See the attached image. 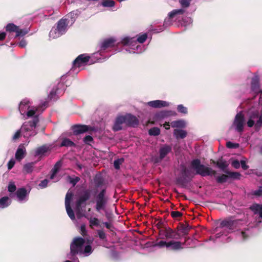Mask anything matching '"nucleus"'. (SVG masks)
Returning <instances> with one entry per match:
<instances>
[{"label":"nucleus","instance_id":"1","mask_svg":"<svg viewBox=\"0 0 262 262\" xmlns=\"http://www.w3.org/2000/svg\"><path fill=\"white\" fill-rule=\"evenodd\" d=\"M106 189H102L95 197V209L100 212L101 210L105 211V215L107 219L111 221L112 220V213L106 211V207L108 202L109 198L106 195Z\"/></svg>","mask_w":262,"mask_h":262},{"label":"nucleus","instance_id":"2","mask_svg":"<svg viewBox=\"0 0 262 262\" xmlns=\"http://www.w3.org/2000/svg\"><path fill=\"white\" fill-rule=\"evenodd\" d=\"M191 166L195 171V174L200 175L202 177L209 176H215L216 174V171L215 170L201 164V160L199 159L193 160L191 162Z\"/></svg>","mask_w":262,"mask_h":262},{"label":"nucleus","instance_id":"3","mask_svg":"<svg viewBox=\"0 0 262 262\" xmlns=\"http://www.w3.org/2000/svg\"><path fill=\"white\" fill-rule=\"evenodd\" d=\"M181 177H179L176 179V184L180 185L182 187H186L187 183L191 181L195 175L189 170L184 164L180 165Z\"/></svg>","mask_w":262,"mask_h":262},{"label":"nucleus","instance_id":"4","mask_svg":"<svg viewBox=\"0 0 262 262\" xmlns=\"http://www.w3.org/2000/svg\"><path fill=\"white\" fill-rule=\"evenodd\" d=\"M159 235L161 239H180L179 234L177 231L176 229L174 230L170 227H165L159 230Z\"/></svg>","mask_w":262,"mask_h":262},{"label":"nucleus","instance_id":"5","mask_svg":"<svg viewBox=\"0 0 262 262\" xmlns=\"http://www.w3.org/2000/svg\"><path fill=\"white\" fill-rule=\"evenodd\" d=\"M71 252L69 258L74 259L73 257L77 254L88 255L92 253V247H70Z\"/></svg>","mask_w":262,"mask_h":262},{"label":"nucleus","instance_id":"6","mask_svg":"<svg viewBox=\"0 0 262 262\" xmlns=\"http://www.w3.org/2000/svg\"><path fill=\"white\" fill-rule=\"evenodd\" d=\"M225 174H222L216 178V182L220 184H223L228 181L229 179L238 180L240 179L241 174L238 172L225 171Z\"/></svg>","mask_w":262,"mask_h":262},{"label":"nucleus","instance_id":"7","mask_svg":"<svg viewBox=\"0 0 262 262\" xmlns=\"http://www.w3.org/2000/svg\"><path fill=\"white\" fill-rule=\"evenodd\" d=\"M6 31L9 32H15V37L24 36L29 32L28 29H21L19 27L13 23L8 24L5 27Z\"/></svg>","mask_w":262,"mask_h":262},{"label":"nucleus","instance_id":"8","mask_svg":"<svg viewBox=\"0 0 262 262\" xmlns=\"http://www.w3.org/2000/svg\"><path fill=\"white\" fill-rule=\"evenodd\" d=\"M196 240L193 241V239L186 237H185V240L184 242H176L174 241H171L169 242H166L165 241H161L158 244H155L152 246H181L182 244H185L186 245H190L191 244H195V242Z\"/></svg>","mask_w":262,"mask_h":262},{"label":"nucleus","instance_id":"9","mask_svg":"<svg viewBox=\"0 0 262 262\" xmlns=\"http://www.w3.org/2000/svg\"><path fill=\"white\" fill-rule=\"evenodd\" d=\"M244 115L242 112H239L236 115L233 123V125L235 126V129L238 132L242 133L244 129Z\"/></svg>","mask_w":262,"mask_h":262},{"label":"nucleus","instance_id":"10","mask_svg":"<svg viewBox=\"0 0 262 262\" xmlns=\"http://www.w3.org/2000/svg\"><path fill=\"white\" fill-rule=\"evenodd\" d=\"M191 228V226L186 222L185 224L180 223L176 229L181 238V236L187 235Z\"/></svg>","mask_w":262,"mask_h":262},{"label":"nucleus","instance_id":"11","mask_svg":"<svg viewBox=\"0 0 262 262\" xmlns=\"http://www.w3.org/2000/svg\"><path fill=\"white\" fill-rule=\"evenodd\" d=\"M72 128L73 134L75 135L83 134L89 130H94L92 127L86 125L76 124L72 126Z\"/></svg>","mask_w":262,"mask_h":262},{"label":"nucleus","instance_id":"12","mask_svg":"<svg viewBox=\"0 0 262 262\" xmlns=\"http://www.w3.org/2000/svg\"><path fill=\"white\" fill-rule=\"evenodd\" d=\"M123 116L125 119V124L126 126L135 127L138 125L139 120L136 116L130 114H127Z\"/></svg>","mask_w":262,"mask_h":262},{"label":"nucleus","instance_id":"13","mask_svg":"<svg viewBox=\"0 0 262 262\" xmlns=\"http://www.w3.org/2000/svg\"><path fill=\"white\" fill-rule=\"evenodd\" d=\"M90 59L89 56H85V54L79 55L73 62V66L76 68H79L82 65L85 64L89 62Z\"/></svg>","mask_w":262,"mask_h":262},{"label":"nucleus","instance_id":"14","mask_svg":"<svg viewBox=\"0 0 262 262\" xmlns=\"http://www.w3.org/2000/svg\"><path fill=\"white\" fill-rule=\"evenodd\" d=\"M91 197V192L89 190H85L76 202V206L77 208L81 207L82 204L89 200Z\"/></svg>","mask_w":262,"mask_h":262},{"label":"nucleus","instance_id":"15","mask_svg":"<svg viewBox=\"0 0 262 262\" xmlns=\"http://www.w3.org/2000/svg\"><path fill=\"white\" fill-rule=\"evenodd\" d=\"M125 124V119L124 116H118L115 119L114 125L113 126V130L114 132L119 131L122 129V125Z\"/></svg>","mask_w":262,"mask_h":262},{"label":"nucleus","instance_id":"16","mask_svg":"<svg viewBox=\"0 0 262 262\" xmlns=\"http://www.w3.org/2000/svg\"><path fill=\"white\" fill-rule=\"evenodd\" d=\"M69 21L67 18H62L60 19L57 24V30L60 34L65 32Z\"/></svg>","mask_w":262,"mask_h":262},{"label":"nucleus","instance_id":"17","mask_svg":"<svg viewBox=\"0 0 262 262\" xmlns=\"http://www.w3.org/2000/svg\"><path fill=\"white\" fill-rule=\"evenodd\" d=\"M147 104L149 106L154 108L165 107L167 106L169 104L166 101L159 100L149 101Z\"/></svg>","mask_w":262,"mask_h":262},{"label":"nucleus","instance_id":"18","mask_svg":"<svg viewBox=\"0 0 262 262\" xmlns=\"http://www.w3.org/2000/svg\"><path fill=\"white\" fill-rule=\"evenodd\" d=\"M26 155V148L23 145H20L15 155V159L20 161Z\"/></svg>","mask_w":262,"mask_h":262},{"label":"nucleus","instance_id":"19","mask_svg":"<svg viewBox=\"0 0 262 262\" xmlns=\"http://www.w3.org/2000/svg\"><path fill=\"white\" fill-rule=\"evenodd\" d=\"M115 41L116 40L112 38L105 39L101 43V50H105L108 48L113 47Z\"/></svg>","mask_w":262,"mask_h":262},{"label":"nucleus","instance_id":"20","mask_svg":"<svg viewBox=\"0 0 262 262\" xmlns=\"http://www.w3.org/2000/svg\"><path fill=\"white\" fill-rule=\"evenodd\" d=\"M28 194V192L25 187L19 188L16 191V195L19 201H24Z\"/></svg>","mask_w":262,"mask_h":262},{"label":"nucleus","instance_id":"21","mask_svg":"<svg viewBox=\"0 0 262 262\" xmlns=\"http://www.w3.org/2000/svg\"><path fill=\"white\" fill-rule=\"evenodd\" d=\"M171 147L169 145H165L160 148L159 150V158L161 160L163 159L171 151Z\"/></svg>","mask_w":262,"mask_h":262},{"label":"nucleus","instance_id":"22","mask_svg":"<svg viewBox=\"0 0 262 262\" xmlns=\"http://www.w3.org/2000/svg\"><path fill=\"white\" fill-rule=\"evenodd\" d=\"M210 162L211 164H215L219 168L222 170H224L226 169L228 166V164L227 162L225 160H223V158H221L217 161H214V160L211 159Z\"/></svg>","mask_w":262,"mask_h":262},{"label":"nucleus","instance_id":"23","mask_svg":"<svg viewBox=\"0 0 262 262\" xmlns=\"http://www.w3.org/2000/svg\"><path fill=\"white\" fill-rule=\"evenodd\" d=\"M173 135L177 139H184L187 135V132L183 129H174Z\"/></svg>","mask_w":262,"mask_h":262},{"label":"nucleus","instance_id":"24","mask_svg":"<svg viewBox=\"0 0 262 262\" xmlns=\"http://www.w3.org/2000/svg\"><path fill=\"white\" fill-rule=\"evenodd\" d=\"M255 214H258L259 217L262 219V205L254 204L250 207Z\"/></svg>","mask_w":262,"mask_h":262},{"label":"nucleus","instance_id":"25","mask_svg":"<svg viewBox=\"0 0 262 262\" xmlns=\"http://www.w3.org/2000/svg\"><path fill=\"white\" fill-rule=\"evenodd\" d=\"M259 79L258 77L256 76L252 79L251 89L253 91H255L256 93H262V92L259 90Z\"/></svg>","mask_w":262,"mask_h":262},{"label":"nucleus","instance_id":"26","mask_svg":"<svg viewBox=\"0 0 262 262\" xmlns=\"http://www.w3.org/2000/svg\"><path fill=\"white\" fill-rule=\"evenodd\" d=\"M51 148L47 145H43L38 147L35 151L36 156L42 155L48 151L50 150Z\"/></svg>","mask_w":262,"mask_h":262},{"label":"nucleus","instance_id":"27","mask_svg":"<svg viewBox=\"0 0 262 262\" xmlns=\"http://www.w3.org/2000/svg\"><path fill=\"white\" fill-rule=\"evenodd\" d=\"M61 161H58L54 166L53 168L51 170V174L50 176V179H53L57 172L59 171L60 168L61 166Z\"/></svg>","mask_w":262,"mask_h":262},{"label":"nucleus","instance_id":"28","mask_svg":"<svg viewBox=\"0 0 262 262\" xmlns=\"http://www.w3.org/2000/svg\"><path fill=\"white\" fill-rule=\"evenodd\" d=\"M171 126L173 128H184L186 127V122L183 120H179L172 121L170 123Z\"/></svg>","mask_w":262,"mask_h":262},{"label":"nucleus","instance_id":"29","mask_svg":"<svg viewBox=\"0 0 262 262\" xmlns=\"http://www.w3.org/2000/svg\"><path fill=\"white\" fill-rule=\"evenodd\" d=\"M234 224V221L231 220H224L221 223L222 228L227 227L229 229H232Z\"/></svg>","mask_w":262,"mask_h":262},{"label":"nucleus","instance_id":"30","mask_svg":"<svg viewBox=\"0 0 262 262\" xmlns=\"http://www.w3.org/2000/svg\"><path fill=\"white\" fill-rule=\"evenodd\" d=\"M75 146V143L67 138H63L62 139V142L60 145V147H72Z\"/></svg>","mask_w":262,"mask_h":262},{"label":"nucleus","instance_id":"31","mask_svg":"<svg viewBox=\"0 0 262 262\" xmlns=\"http://www.w3.org/2000/svg\"><path fill=\"white\" fill-rule=\"evenodd\" d=\"M185 12V10L183 9H174L168 13L169 19H172L177 15H182Z\"/></svg>","mask_w":262,"mask_h":262},{"label":"nucleus","instance_id":"32","mask_svg":"<svg viewBox=\"0 0 262 262\" xmlns=\"http://www.w3.org/2000/svg\"><path fill=\"white\" fill-rule=\"evenodd\" d=\"M11 201L8 196H4L0 199V207L4 208L10 204Z\"/></svg>","mask_w":262,"mask_h":262},{"label":"nucleus","instance_id":"33","mask_svg":"<svg viewBox=\"0 0 262 262\" xmlns=\"http://www.w3.org/2000/svg\"><path fill=\"white\" fill-rule=\"evenodd\" d=\"M35 162L28 163L24 165L23 167V171L26 173H31L33 171V166Z\"/></svg>","mask_w":262,"mask_h":262},{"label":"nucleus","instance_id":"34","mask_svg":"<svg viewBox=\"0 0 262 262\" xmlns=\"http://www.w3.org/2000/svg\"><path fill=\"white\" fill-rule=\"evenodd\" d=\"M85 240L81 237H77L74 239L71 246H83Z\"/></svg>","mask_w":262,"mask_h":262},{"label":"nucleus","instance_id":"35","mask_svg":"<svg viewBox=\"0 0 262 262\" xmlns=\"http://www.w3.org/2000/svg\"><path fill=\"white\" fill-rule=\"evenodd\" d=\"M29 103V101L27 99H24L20 102L19 109L21 113L22 112H25V110L29 107L28 105Z\"/></svg>","mask_w":262,"mask_h":262},{"label":"nucleus","instance_id":"36","mask_svg":"<svg viewBox=\"0 0 262 262\" xmlns=\"http://www.w3.org/2000/svg\"><path fill=\"white\" fill-rule=\"evenodd\" d=\"M89 221L90 223V227L91 228H93V226H98L99 225V220L97 217H90L88 218Z\"/></svg>","mask_w":262,"mask_h":262},{"label":"nucleus","instance_id":"37","mask_svg":"<svg viewBox=\"0 0 262 262\" xmlns=\"http://www.w3.org/2000/svg\"><path fill=\"white\" fill-rule=\"evenodd\" d=\"M258 119L255 124V128L256 130H259L262 126V110L260 111V114L258 117Z\"/></svg>","mask_w":262,"mask_h":262},{"label":"nucleus","instance_id":"38","mask_svg":"<svg viewBox=\"0 0 262 262\" xmlns=\"http://www.w3.org/2000/svg\"><path fill=\"white\" fill-rule=\"evenodd\" d=\"M174 114H176V113L172 111H161L158 114V116L159 118H164L165 117L172 116Z\"/></svg>","mask_w":262,"mask_h":262},{"label":"nucleus","instance_id":"39","mask_svg":"<svg viewBox=\"0 0 262 262\" xmlns=\"http://www.w3.org/2000/svg\"><path fill=\"white\" fill-rule=\"evenodd\" d=\"M66 208L67 210V212L69 215V216L72 220H74L75 219L74 213L70 206V204L65 205Z\"/></svg>","mask_w":262,"mask_h":262},{"label":"nucleus","instance_id":"40","mask_svg":"<svg viewBox=\"0 0 262 262\" xmlns=\"http://www.w3.org/2000/svg\"><path fill=\"white\" fill-rule=\"evenodd\" d=\"M148 134L150 136H158L160 134V129L157 127H152L150 129H149Z\"/></svg>","mask_w":262,"mask_h":262},{"label":"nucleus","instance_id":"41","mask_svg":"<svg viewBox=\"0 0 262 262\" xmlns=\"http://www.w3.org/2000/svg\"><path fill=\"white\" fill-rule=\"evenodd\" d=\"M39 122V119L37 116H35L33 120L31 121H29L28 122H26L30 127H35L36 126L37 124Z\"/></svg>","mask_w":262,"mask_h":262},{"label":"nucleus","instance_id":"42","mask_svg":"<svg viewBox=\"0 0 262 262\" xmlns=\"http://www.w3.org/2000/svg\"><path fill=\"white\" fill-rule=\"evenodd\" d=\"M103 183L104 181L101 177H96L94 179V183L97 188L101 187L103 184Z\"/></svg>","mask_w":262,"mask_h":262},{"label":"nucleus","instance_id":"43","mask_svg":"<svg viewBox=\"0 0 262 262\" xmlns=\"http://www.w3.org/2000/svg\"><path fill=\"white\" fill-rule=\"evenodd\" d=\"M115 4V2L113 0H104L102 2V5L105 7H112Z\"/></svg>","mask_w":262,"mask_h":262},{"label":"nucleus","instance_id":"44","mask_svg":"<svg viewBox=\"0 0 262 262\" xmlns=\"http://www.w3.org/2000/svg\"><path fill=\"white\" fill-rule=\"evenodd\" d=\"M124 162L123 158L118 159L114 162V166L116 169H119L120 166Z\"/></svg>","mask_w":262,"mask_h":262},{"label":"nucleus","instance_id":"45","mask_svg":"<svg viewBox=\"0 0 262 262\" xmlns=\"http://www.w3.org/2000/svg\"><path fill=\"white\" fill-rule=\"evenodd\" d=\"M177 110L179 113L186 114L188 113L187 108V107H185L182 104H179L177 106Z\"/></svg>","mask_w":262,"mask_h":262},{"label":"nucleus","instance_id":"46","mask_svg":"<svg viewBox=\"0 0 262 262\" xmlns=\"http://www.w3.org/2000/svg\"><path fill=\"white\" fill-rule=\"evenodd\" d=\"M170 215L174 219H177L178 217H181L183 213L178 211H172L170 212Z\"/></svg>","mask_w":262,"mask_h":262},{"label":"nucleus","instance_id":"47","mask_svg":"<svg viewBox=\"0 0 262 262\" xmlns=\"http://www.w3.org/2000/svg\"><path fill=\"white\" fill-rule=\"evenodd\" d=\"M97 234L100 239L105 240L106 239V235L103 230H97Z\"/></svg>","mask_w":262,"mask_h":262},{"label":"nucleus","instance_id":"48","mask_svg":"<svg viewBox=\"0 0 262 262\" xmlns=\"http://www.w3.org/2000/svg\"><path fill=\"white\" fill-rule=\"evenodd\" d=\"M83 141L85 144L91 145L90 143L93 141V138L91 136L87 135L83 138Z\"/></svg>","mask_w":262,"mask_h":262},{"label":"nucleus","instance_id":"49","mask_svg":"<svg viewBox=\"0 0 262 262\" xmlns=\"http://www.w3.org/2000/svg\"><path fill=\"white\" fill-rule=\"evenodd\" d=\"M73 196V193L72 192H68L66 195L65 198V205L70 204V201Z\"/></svg>","mask_w":262,"mask_h":262},{"label":"nucleus","instance_id":"50","mask_svg":"<svg viewBox=\"0 0 262 262\" xmlns=\"http://www.w3.org/2000/svg\"><path fill=\"white\" fill-rule=\"evenodd\" d=\"M147 35L145 33V34H143L139 36L137 38V40L139 42L142 43L146 41V40L147 39Z\"/></svg>","mask_w":262,"mask_h":262},{"label":"nucleus","instance_id":"51","mask_svg":"<svg viewBox=\"0 0 262 262\" xmlns=\"http://www.w3.org/2000/svg\"><path fill=\"white\" fill-rule=\"evenodd\" d=\"M68 178L69 179L70 183H71L73 186H74L80 180V178L78 177H76L75 178H72L70 176H69Z\"/></svg>","mask_w":262,"mask_h":262},{"label":"nucleus","instance_id":"52","mask_svg":"<svg viewBox=\"0 0 262 262\" xmlns=\"http://www.w3.org/2000/svg\"><path fill=\"white\" fill-rule=\"evenodd\" d=\"M226 146L229 148H236L239 147V144L234 143L230 141H229L227 142Z\"/></svg>","mask_w":262,"mask_h":262},{"label":"nucleus","instance_id":"53","mask_svg":"<svg viewBox=\"0 0 262 262\" xmlns=\"http://www.w3.org/2000/svg\"><path fill=\"white\" fill-rule=\"evenodd\" d=\"M8 189L10 192H14L16 190V186L13 183H10L8 187Z\"/></svg>","mask_w":262,"mask_h":262},{"label":"nucleus","instance_id":"54","mask_svg":"<svg viewBox=\"0 0 262 262\" xmlns=\"http://www.w3.org/2000/svg\"><path fill=\"white\" fill-rule=\"evenodd\" d=\"M80 234L83 236H85L87 235V231L86 230L85 225L82 224L80 226Z\"/></svg>","mask_w":262,"mask_h":262},{"label":"nucleus","instance_id":"55","mask_svg":"<svg viewBox=\"0 0 262 262\" xmlns=\"http://www.w3.org/2000/svg\"><path fill=\"white\" fill-rule=\"evenodd\" d=\"M191 0H180V3L183 7H188L190 3Z\"/></svg>","mask_w":262,"mask_h":262},{"label":"nucleus","instance_id":"56","mask_svg":"<svg viewBox=\"0 0 262 262\" xmlns=\"http://www.w3.org/2000/svg\"><path fill=\"white\" fill-rule=\"evenodd\" d=\"M252 194L253 195H256L257 196H261L262 195V187L261 186L259 187L257 190L254 191Z\"/></svg>","mask_w":262,"mask_h":262},{"label":"nucleus","instance_id":"57","mask_svg":"<svg viewBox=\"0 0 262 262\" xmlns=\"http://www.w3.org/2000/svg\"><path fill=\"white\" fill-rule=\"evenodd\" d=\"M259 113L258 111L253 112L250 115L249 118L254 120L255 119H257L259 116Z\"/></svg>","mask_w":262,"mask_h":262},{"label":"nucleus","instance_id":"58","mask_svg":"<svg viewBox=\"0 0 262 262\" xmlns=\"http://www.w3.org/2000/svg\"><path fill=\"white\" fill-rule=\"evenodd\" d=\"M50 100L48 99L44 102H42L40 106H39L37 108H38V110L40 109V108L43 107V110H44L45 108L47 107L48 106V102Z\"/></svg>","mask_w":262,"mask_h":262},{"label":"nucleus","instance_id":"59","mask_svg":"<svg viewBox=\"0 0 262 262\" xmlns=\"http://www.w3.org/2000/svg\"><path fill=\"white\" fill-rule=\"evenodd\" d=\"M131 38H129V37H125L124 38L122 41H121V43L123 45H129L130 44V42H131Z\"/></svg>","mask_w":262,"mask_h":262},{"label":"nucleus","instance_id":"60","mask_svg":"<svg viewBox=\"0 0 262 262\" xmlns=\"http://www.w3.org/2000/svg\"><path fill=\"white\" fill-rule=\"evenodd\" d=\"M20 136H21V130H20V129H19V130H17L16 132L15 133V134L14 135V136L12 137V139L13 140H16L18 139V138H19Z\"/></svg>","mask_w":262,"mask_h":262},{"label":"nucleus","instance_id":"61","mask_svg":"<svg viewBox=\"0 0 262 262\" xmlns=\"http://www.w3.org/2000/svg\"><path fill=\"white\" fill-rule=\"evenodd\" d=\"M56 94V91L54 89L50 93L49 95L48 96L47 99L51 100Z\"/></svg>","mask_w":262,"mask_h":262},{"label":"nucleus","instance_id":"62","mask_svg":"<svg viewBox=\"0 0 262 262\" xmlns=\"http://www.w3.org/2000/svg\"><path fill=\"white\" fill-rule=\"evenodd\" d=\"M15 163V161L13 159H11L8 163V169H11L14 167Z\"/></svg>","mask_w":262,"mask_h":262},{"label":"nucleus","instance_id":"63","mask_svg":"<svg viewBox=\"0 0 262 262\" xmlns=\"http://www.w3.org/2000/svg\"><path fill=\"white\" fill-rule=\"evenodd\" d=\"M48 180L47 179H45L40 182L39 184V186L42 188L46 187L48 185Z\"/></svg>","mask_w":262,"mask_h":262},{"label":"nucleus","instance_id":"64","mask_svg":"<svg viewBox=\"0 0 262 262\" xmlns=\"http://www.w3.org/2000/svg\"><path fill=\"white\" fill-rule=\"evenodd\" d=\"M232 166L233 167H234L235 168L237 169V168H239V167H240V163L237 160H234L232 162Z\"/></svg>","mask_w":262,"mask_h":262}]
</instances>
